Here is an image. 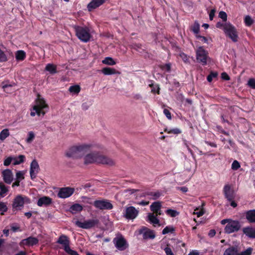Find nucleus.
Wrapping results in <instances>:
<instances>
[{
    "instance_id": "obj_1",
    "label": "nucleus",
    "mask_w": 255,
    "mask_h": 255,
    "mask_svg": "<svg viewBox=\"0 0 255 255\" xmlns=\"http://www.w3.org/2000/svg\"><path fill=\"white\" fill-rule=\"evenodd\" d=\"M94 163L106 164L109 166L115 165V161L107 156L101 154L99 152H93L86 154L84 157V163L85 164Z\"/></svg>"
},
{
    "instance_id": "obj_2",
    "label": "nucleus",
    "mask_w": 255,
    "mask_h": 255,
    "mask_svg": "<svg viewBox=\"0 0 255 255\" xmlns=\"http://www.w3.org/2000/svg\"><path fill=\"white\" fill-rule=\"evenodd\" d=\"M91 146L90 144L73 146L66 151V156L74 159L81 158L90 150Z\"/></svg>"
},
{
    "instance_id": "obj_3",
    "label": "nucleus",
    "mask_w": 255,
    "mask_h": 255,
    "mask_svg": "<svg viewBox=\"0 0 255 255\" xmlns=\"http://www.w3.org/2000/svg\"><path fill=\"white\" fill-rule=\"evenodd\" d=\"M37 99L35 100L36 104L33 107V110L30 113V116L34 117L37 114L38 116L42 115L43 116L46 114V111L48 109V106L46 103L45 101L41 96L38 94Z\"/></svg>"
},
{
    "instance_id": "obj_4",
    "label": "nucleus",
    "mask_w": 255,
    "mask_h": 255,
    "mask_svg": "<svg viewBox=\"0 0 255 255\" xmlns=\"http://www.w3.org/2000/svg\"><path fill=\"white\" fill-rule=\"evenodd\" d=\"M74 29L76 36L80 40L84 42L90 40L91 35L89 28L86 26H75Z\"/></svg>"
},
{
    "instance_id": "obj_5",
    "label": "nucleus",
    "mask_w": 255,
    "mask_h": 255,
    "mask_svg": "<svg viewBox=\"0 0 255 255\" xmlns=\"http://www.w3.org/2000/svg\"><path fill=\"white\" fill-rule=\"evenodd\" d=\"M31 200L26 196L18 195L14 198L12 207L13 210H20L24 206V204H30Z\"/></svg>"
},
{
    "instance_id": "obj_6",
    "label": "nucleus",
    "mask_w": 255,
    "mask_h": 255,
    "mask_svg": "<svg viewBox=\"0 0 255 255\" xmlns=\"http://www.w3.org/2000/svg\"><path fill=\"white\" fill-rule=\"evenodd\" d=\"M100 224V221L98 219H92L84 221L83 222L79 220L75 221V225L77 227L84 229H90L98 227Z\"/></svg>"
},
{
    "instance_id": "obj_7",
    "label": "nucleus",
    "mask_w": 255,
    "mask_h": 255,
    "mask_svg": "<svg viewBox=\"0 0 255 255\" xmlns=\"http://www.w3.org/2000/svg\"><path fill=\"white\" fill-rule=\"evenodd\" d=\"M224 32L226 35L229 37L233 42L238 41L239 36L236 27L230 22L226 23Z\"/></svg>"
},
{
    "instance_id": "obj_8",
    "label": "nucleus",
    "mask_w": 255,
    "mask_h": 255,
    "mask_svg": "<svg viewBox=\"0 0 255 255\" xmlns=\"http://www.w3.org/2000/svg\"><path fill=\"white\" fill-rule=\"evenodd\" d=\"M196 53L197 61L203 66L206 65L209 58L208 52L202 46H200L197 49Z\"/></svg>"
},
{
    "instance_id": "obj_9",
    "label": "nucleus",
    "mask_w": 255,
    "mask_h": 255,
    "mask_svg": "<svg viewBox=\"0 0 255 255\" xmlns=\"http://www.w3.org/2000/svg\"><path fill=\"white\" fill-rule=\"evenodd\" d=\"M96 208L100 210H111L113 208L112 204L107 200H97L93 203H91Z\"/></svg>"
},
{
    "instance_id": "obj_10",
    "label": "nucleus",
    "mask_w": 255,
    "mask_h": 255,
    "mask_svg": "<svg viewBox=\"0 0 255 255\" xmlns=\"http://www.w3.org/2000/svg\"><path fill=\"white\" fill-rule=\"evenodd\" d=\"M240 223L237 220H231L225 227V232L227 234H231L237 232L241 229Z\"/></svg>"
},
{
    "instance_id": "obj_11",
    "label": "nucleus",
    "mask_w": 255,
    "mask_h": 255,
    "mask_svg": "<svg viewBox=\"0 0 255 255\" xmlns=\"http://www.w3.org/2000/svg\"><path fill=\"white\" fill-rule=\"evenodd\" d=\"M113 243L115 247L120 251H124L128 247L127 241L122 236L115 238L113 240Z\"/></svg>"
},
{
    "instance_id": "obj_12",
    "label": "nucleus",
    "mask_w": 255,
    "mask_h": 255,
    "mask_svg": "<svg viewBox=\"0 0 255 255\" xmlns=\"http://www.w3.org/2000/svg\"><path fill=\"white\" fill-rule=\"evenodd\" d=\"M138 211L133 206L127 207L125 210L124 217L128 220L135 219L138 214Z\"/></svg>"
},
{
    "instance_id": "obj_13",
    "label": "nucleus",
    "mask_w": 255,
    "mask_h": 255,
    "mask_svg": "<svg viewBox=\"0 0 255 255\" xmlns=\"http://www.w3.org/2000/svg\"><path fill=\"white\" fill-rule=\"evenodd\" d=\"M139 234H142L143 239L145 240L148 239H153L155 237L154 232L145 226H142L138 230Z\"/></svg>"
},
{
    "instance_id": "obj_14",
    "label": "nucleus",
    "mask_w": 255,
    "mask_h": 255,
    "mask_svg": "<svg viewBox=\"0 0 255 255\" xmlns=\"http://www.w3.org/2000/svg\"><path fill=\"white\" fill-rule=\"evenodd\" d=\"M75 189L72 187H62L60 188L57 196L60 198H66L70 197L74 192Z\"/></svg>"
},
{
    "instance_id": "obj_15",
    "label": "nucleus",
    "mask_w": 255,
    "mask_h": 255,
    "mask_svg": "<svg viewBox=\"0 0 255 255\" xmlns=\"http://www.w3.org/2000/svg\"><path fill=\"white\" fill-rule=\"evenodd\" d=\"M223 193L225 198L228 201L234 200L235 195L234 191L231 189V187L229 184H226L223 188Z\"/></svg>"
},
{
    "instance_id": "obj_16",
    "label": "nucleus",
    "mask_w": 255,
    "mask_h": 255,
    "mask_svg": "<svg viewBox=\"0 0 255 255\" xmlns=\"http://www.w3.org/2000/svg\"><path fill=\"white\" fill-rule=\"evenodd\" d=\"M1 175L3 181L6 184H11L13 180V174L10 169H6L3 170L1 172Z\"/></svg>"
},
{
    "instance_id": "obj_17",
    "label": "nucleus",
    "mask_w": 255,
    "mask_h": 255,
    "mask_svg": "<svg viewBox=\"0 0 255 255\" xmlns=\"http://www.w3.org/2000/svg\"><path fill=\"white\" fill-rule=\"evenodd\" d=\"M39 170V166L37 161L35 159L33 160L30 164V175L31 179L33 180L36 178Z\"/></svg>"
},
{
    "instance_id": "obj_18",
    "label": "nucleus",
    "mask_w": 255,
    "mask_h": 255,
    "mask_svg": "<svg viewBox=\"0 0 255 255\" xmlns=\"http://www.w3.org/2000/svg\"><path fill=\"white\" fill-rule=\"evenodd\" d=\"M106 0H92L87 5V8L89 11L97 8L103 4Z\"/></svg>"
},
{
    "instance_id": "obj_19",
    "label": "nucleus",
    "mask_w": 255,
    "mask_h": 255,
    "mask_svg": "<svg viewBox=\"0 0 255 255\" xmlns=\"http://www.w3.org/2000/svg\"><path fill=\"white\" fill-rule=\"evenodd\" d=\"M57 243L63 245L64 250H66L67 248L70 247V241L69 239L67 236L64 235H62L59 237L57 241Z\"/></svg>"
},
{
    "instance_id": "obj_20",
    "label": "nucleus",
    "mask_w": 255,
    "mask_h": 255,
    "mask_svg": "<svg viewBox=\"0 0 255 255\" xmlns=\"http://www.w3.org/2000/svg\"><path fill=\"white\" fill-rule=\"evenodd\" d=\"M52 203V199L48 196H43L40 198L37 202V204L39 207L48 206Z\"/></svg>"
},
{
    "instance_id": "obj_21",
    "label": "nucleus",
    "mask_w": 255,
    "mask_h": 255,
    "mask_svg": "<svg viewBox=\"0 0 255 255\" xmlns=\"http://www.w3.org/2000/svg\"><path fill=\"white\" fill-rule=\"evenodd\" d=\"M244 214L249 223H255V209L247 211Z\"/></svg>"
},
{
    "instance_id": "obj_22",
    "label": "nucleus",
    "mask_w": 255,
    "mask_h": 255,
    "mask_svg": "<svg viewBox=\"0 0 255 255\" xmlns=\"http://www.w3.org/2000/svg\"><path fill=\"white\" fill-rule=\"evenodd\" d=\"M38 239L35 237H29L26 239H23L22 243L25 246H33L38 243Z\"/></svg>"
},
{
    "instance_id": "obj_23",
    "label": "nucleus",
    "mask_w": 255,
    "mask_h": 255,
    "mask_svg": "<svg viewBox=\"0 0 255 255\" xmlns=\"http://www.w3.org/2000/svg\"><path fill=\"white\" fill-rule=\"evenodd\" d=\"M244 234L250 238L255 239V229L251 227H245L243 229Z\"/></svg>"
},
{
    "instance_id": "obj_24",
    "label": "nucleus",
    "mask_w": 255,
    "mask_h": 255,
    "mask_svg": "<svg viewBox=\"0 0 255 255\" xmlns=\"http://www.w3.org/2000/svg\"><path fill=\"white\" fill-rule=\"evenodd\" d=\"M102 72L105 75H111L114 74H120L121 72L116 70L115 69L111 67L103 68Z\"/></svg>"
},
{
    "instance_id": "obj_25",
    "label": "nucleus",
    "mask_w": 255,
    "mask_h": 255,
    "mask_svg": "<svg viewBox=\"0 0 255 255\" xmlns=\"http://www.w3.org/2000/svg\"><path fill=\"white\" fill-rule=\"evenodd\" d=\"M223 255H239V250L237 246H231L225 250Z\"/></svg>"
},
{
    "instance_id": "obj_26",
    "label": "nucleus",
    "mask_w": 255,
    "mask_h": 255,
    "mask_svg": "<svg viewBox=\"0 0 255 255\" xmlns=\"http://www.w3.org/2000/svg\"><path fill=\"white\" fill-rule=\"evenodd\" d=\"M146 195H148V196H150L149 198V199L155 200L158 199L161 196L162 194L161 192L159 190H157L155 192L147 191Z\"/></svg>"
},
{
    "instance_id": "obj_27",
    "label": "nucleus",
    "mask_w": 255,
    "mask_h": 255,
    "mask_svg": "<svg viewBox=\"0 0 255 255\" xmlns=\"http://www.w3.org/2000/svg\"><path fill=\"white\" fill-rule=\"evenodd\" d=\"M83 208L81 205L78 203H75L72 205L69 209V211L73 214H76L82 211Z\"/></svg>"
},
{
    "instance_id": "obj_28",
    "label": "nucleus",
    "mask_w": 255,
    "mask_h": 255,
    "mask_svg": "<svg viewBox=\"0 0 255 255\" xmlns=\"http://www.w3.org/2000/svg\"><path fill=\"white\" fill-rule=\"evenodd\" d=\"M148 219L149 222L153 224L155 226V225H158L160 226L159 220L157 218V216L153 213H149L148 215Z\"/></svg>"
},
{
    "instance_id": "obj_29",
    "label": "nucleus",
    "mask_w": 255,
    "mask_h": 255,
    "mask_svg": "<svg viewBox=\"0 0 255 255\" xmlns=\"http://www.w3.org/2000/svg\"><path fill=\"white\" fill-rule=\"evenodd\" d=\"M26 58V53L23 50H18L15 53V59L18 61L24 60Z\"/></svg>"
},
{
    "instance_id": "obj_30",
    "label": "nucleus",
    "mask_w": 255,
    "mask_h": 255,
    "mask_svg": "<svg viewBox=\"0 0 255 255\" xmlns=\"http://www.w3.org/2000/svg\"><path fill=\"white\" fill-rule=\"evenodd\" d=\"M45 70L48 71L51 74H54L57 72L56 65L48 63L46 65Z\"/></svg>"
},
{
    "instance_id": "obj_31",
    "label": "nucleus",
    "mask_w": 255,
    "mask_h": 255,
    "mask_svg": "<svg viewBox=\"0 0 255 255\" xmlns=\"http://www.w3.org/2000/svg\"><path fill=\"white\" fill-rule=\"evenodd\" d=\"M161 202L160 201H156L151 204L150 206V209L154 213L155 212H157L159 209H161Z\"/></svg>"
},
{
    "instance_id": "obj_32",
    "label": "nucleus",
    "mask_w": 255,
    "mask_h": 255,
    "mask_svg": "<svg viewBox=\"0 0 255 255\" xmlns=\"http://www.w3.org/2000/svg\"><path fill=\"white\" fill-rule=\"evenodd\" d=\"M25 159V156L23 155H19L17 158L14 157L13 159V165H18L20 163L23 162Z\"/></svg>"
},
{
    "instance_id": "obj_33",
    "label": "nucleus",
    "mask_w": 255,
    "mask_h": 255,
    "mask_svg": "<svg viewBox=\"0 0 255 255\" xmlns=\"http://www.w3.org/2000/svg\"><path fill=\"white\" fill-rule=\"evenodd\" d=\"M8 191L7 187L2 182H0V196L4 197Z\"/></svg>"
},
{
    "instance_id": "obj_34",
    "label": "nucleus",
    "mask_w": 255,
    "mask_h": 255,
    "mask_svg": "<svg viewBox=\"0 0 255 255\" xmlns=\"http://www.w3.org/2000/svg\"><path fill=\"white\" fill-rule=\"evenodd\" d=\"M102 63L104 64H106L108 65H114L116 64V62L115 61L113 58L110 57H106L103 61Z\"/></svg>"
},
{
    "instance_id": "obj_35",
    "label": "nucleus",
    "mask_w": 255,
    "mask_h": 255,
    "mask_svg": "<svg viewBox=\"0 0 255 255\" xmlns=\"http://www.w3.org/2000/svg\"><path fill=\"white\" fill-rule=\"evenodd\" d=\"M9 135V130L7 128L3 129L0 132V140L3 141Z\"/></svg>"
},
{
    "instance_id": "obj_36",
    "label": "nucleus",
    "mask_w": 255,
    "mask_h": 255,
    "mask_svg": "<svg viewBox=\"0 0 255 255\" xmlns=\"http://www.w3.org/2000/svg\"><path fill=\"white\" fill-rule=\"evenodd\" d=\"M175 231V229L173 226H168L164 228V229L162 230V234L163 235H166L169 233H173Z\"/></svg>"
},
{
    "instance_id": "obj_37",
    "label": "nucleus",
    "mask_w": 255,
    "mask_h": 255,
    "mask_svg": "<svg viewBox=\"0 0 255 255\" xmlns=\"http://www.w3.org/2000/svg\"><path fill=\"white\" fill-rule=\"evenodd\" d=\"M164 131L168 133H172L174 134H178L181 133V130L178 128L173 129H168L167 128H166L164 129Z\"/></svg>"
},
{
    "instance_id": "obj_38",
    "label": "nucleus",
    "mask_w": 255,
    "mask_h": 255,
    "mask_svg": "<svg viewBox=\"0 0 255 255\" xmlns=\"http://www.w3.org/2000/svg\"><path fill=\"white\" fill-rule=\"evenodd\" d=\"M80 90H81V88H80V86L77 85L71 86L70 87V88L69 89V91L71 93H73L74 94H78L80 92Z\"/></svg>"
},
{
    "instance_id": "obj_39",
    "label": "nucleus",
    "mask_w": 255,
    "mask_h": 255,
    "mask_svg": "<svg viewBox=\"0 0 255 255\" xmlns=\"http://www.w3.org/2000/svg\"><path fill=\"white\" fill-rule=\"evenodd\" d=\"M191 30L196 34L199 33L200 25L197 21H195L194 24L191 26Z\"/></svg>"
},
{
    "instance_id": "obj_40",
    "label": "nucleus",
    "mask_w": 255,
    "mask_h": 255,
    "mask_svg": "<svg viewBox=\"0 0 255 255\" xmlns=\"http://www.w3.org/2000/svg\"><path fill=\"white\" fill-rule=\"evenodd\" d=\"M159 67L163 71L170 72L171 71V65L170 63H166L165 64L160 65Z\"/></svg>"
},
{
    "instance_id": "obj_41",
    "label": "nucleus",
    "mask_w": 255,
    "mask_h": 255,
    "mask_svg": "<svg viewBox=\"0 0 255 255\" xmlns=\"http://www.w3.org/2000/svg\"><path fill=\"white\" fill-rule=\"evenodd\" d=\"M166 213L171 217H175L179 214L176 210L168 209L166 211Z\"/></svg>"
},
{
    "instance_id": "obj_42",
    "label": "nucleus",
    "mask_w": 255,
    "mask_h": 255,
    "mask_svg": "<svg viewBox=\"0 0 255 255\" xmlns=\"http://www.w3.org/2000/svg\"><path fill=\"white\" fill-rule=\"evenodd\" d=\"M129 47L131 49H134L136 51H137L140 53H141V52L140 51V50L141 49V44L133 43L129 45Z\"/></svg>"
},
{
    "instance_id": "obj_43",
    "label": "nucleus",
    "mask_w": 255,
    "mask_h": 255,
    "mask_svg": "<svg viewBox=\"0 0 255 255\" xmlns=\"http://www.w3.org/2000/svg\"><path fill=\"white\" fill-rule=\"evenodd\" d=\"M244 21L247 26H250L252 25L254 23V20L251 18V17L249 15H247L245 16L244 19Z\"/></svg>"
},
{
    "instance_id": "obj_44",
    "label": "nucleus",
    "mask_w": 255,
    "mask_h": 255,
    "mask_svg": "<svg viewBox=\"0 0 255 255\" xmlns=\"http://www.w3.org/2000/svg\"><path fill=\"white\" fill-rule=\"evenodd\" d=\"M218 76V73L216 72H211L207 76V79L209 82H211L213 78H216Z\"/></svg>"
},
{
    "instance_id": "obj_45",
    "label": "nucleus",
    "mask_w": 255,
    "mask_h": 255,
    "mask_svg": "<svg viewBox=\"0 0 255 255\" xmlns=\"http://www.w3.org/2000/svg\"><path fill=\"white\" fill-rule=\"evenodd\" d=\"M35 137V134L33 131H29L28 133V137L26 139V141L27 143H31Z\"/></svg>"
},
{
    "instance_id": "obj_46",
    "label": "nucleus",
    "mask_w": 255,
    "mask_h": 255,
    "mask_svg": "<svg viewBox=\"0 0 255 255\" xmlns=\"http://www.w3.org/2000/svg\"><path fill=\"white\" fill-rule=\"evenodd\" d=\"M241 167L240 163L239 162L236 160H234L231 166V168L233 170H237L239 169Z\"/></svg>"
},
{
    "instance_id": "obj_47",
    "label": "nucleus",
    "mask_w": 255,
    "mask_h": 255,
    "mask_svg": "<svg viewBox=\"0 0 255 255\" xmlns=\"http://www.w3.org/2000/svg\"><path fill=\"white\" fill-rule=\"evenodd\" d=\"M219 17L221 18L224 22H226L227 20V14L223 11H221L219 13Z\"/></svg>"
},
{
    "instance_id": "obj_48",
    "label": "nucleus",
    "mask_w": 255,
    "mask_h": 255,
    "mask_svg": "<svg viewBox=\"0 0 255 255\" xmlns=\"http://www.w3.org/2000/svg\"><path fill=\"white\" fill-rule=\"evenodd\" d=\"M24 173L21 171H19L16 172V179L17 180L21 181L23 179H24Z\"/></svg>"
},
{
    "instance_id": "obj_49",
    "label": "nucleus",
    "mask_w": 255,
    "mask_h": 255,
    "mask_svg": "<svg viewBox=\"0 0 255 255\" xmlns=\"http://www.w3.org/2000/svg\"><path fill=\"white\" fill-rule=\"evenodd\" d=\"M253 250L252 248H249L245 251L242 252L241 253L239 252V255H251Z\"/></svg>"
},
{
    "instance_id": "obj_50",
    "label": "nucleus",
    "mask_w": 255,
    "mask_h": 255,
    "mask_svg": "<svg viewBox=\"0 0 255 255\" xmlns=\"http://www.w3.org/2000/svg\"><path fill=\"white\" fill-rule=\"evenodd\" d=\"M64 251L69 255H79L77 251L71 249L70 247Z\"/></svg>"
},
{
    "instance_id": "obj_51",
    "label": "nucleus",
    "mask_w": 255,
    "mask_h": 255,
    "mask_svg": "<svg viewBox=\"0 0 255 255\" xmlns=\"http://www.w3.org/2000/svg\"><path fill=\"white\" fill-rule=\"evenodd\" d=\"M248 85L250 88L255 89V79L250 78L248 82Z\"/></svg>"
},
{
    "instance_id": "obj_52",
    "label": "nucleus",
    "mask_w": 255,
    "mask_h": 255,
    "mask_svg": "<svg viewBox=\"0 0 255 255\" xmlns=\"http://www.w3.org/2000/svg\"><path fill=\"white\" fill-rule=\"evenodd\" d=\"M13 157L9 156L6 158L3 161V165L5 166H7L10 165L11 162L13 161Z\"/></svg>"
},
{
    "instance_id": "obj_53",
    "label": "nucleus",
    "mask_w": 255,
    "mask_h": 255,
    "mask_svg": "<svg viewBox=\"0 0 255 255\" xmlns=\"http://www.w3.org/2000/svg\"><path fill=\"white\" fill-rule=\"evenodd\" d=\"M7 211V207L5 203L0 202V211L6 212Z\"/></svg>"
},
{
    "instance_id": "obj_54",
    "label": "nucleus",
    "mask_w": 255,
    "mask_h": 255,
    "mask_svg": "<svg viewBox=\"0 0 255 255\" xmlns=\"http://www.w3.org/2000/svg\"><path fill=\"white\" fill-rule=\"evenodd\" d=\"M149 86L152 88L151 92L153 93H157L158 94H159V87L156 86L157 87V91L155 90V88L154 87V85L153 83L149 84Z\"/></svg>"
},
{
    "instance_id": "obj_55",
    "label": "nucleus",
    "mask_w": 255,
    "mask_h": 255,
    "mask_svg": "<svg viewBox=\"0 0 255 255\" xmlns=\"http://www.w3.org/2000/svg\"><path fill=\"white\" fill-rule=\"evenodd\" d=\"M163 250L164 251L166 255H174L172 251V250L170 248L168 247V245H167Z\"/></svg>"
},
{
    "instance_id": "obj_56",
    "label": "nucleus",
    "mask_w": 255,
    "mask_h": 255,
    "mask_svg": "<svg viewBox=\"0 0 255 255\" xmlns=\"http://www.w3.org/2000/svg\"><path fill=\"white\" fill-rule=\"evenodd\" d=\"M163 113L166 116V118L168 119H169V120H171V119L172 117H171V113L170 112V111L168 109H164V110H163Z\"/></svg>"
},
{
    "instance_id": "obj_57",
    "label": "nucleus",
    "mask_w": 255,
    "mask_h": 255,
    "mask_svg": "<svg viewBox=\"0 0 255 255\" xmlns=\"http://www.w3.org/2000/svg\"><path fill=\"white\" fill-rule=\"evenodd\" d=\"M216 12L215 8L212 9L209 12V19L210 20H212L215 16Z\"/></svg>"
},
{
    "instance_id": "obj_58",
    "label": "nucleus",
    "mask_w": 255,
    "mask_h": 255,
    "mask_svg": "<svg viewBox=\"0 0 255 255\" xmlns=\"http://www.w3.org/2000/svg\"><path fill=\"white\" fill-rule=\"evenodd\" d=\"M221 78L223 80L228 81L230 79L229 76L226 72H223L221 74Z\"/></svg>"
},
{
    "instance_id": "obj_59",
    "label": "nucleus",
    "mask_w": 255,
    "mask_h": 255,
    "mask_svg": "<svg viewBox=\"0 0 255 255\" xmlns=\"http://www.w3.org/2000/svg\"><path fill=\"white\" fill-rule=\"evenodd\" d=\"M226 23L227 22H225V23H222L221 22H218L217 23H216V27L217 28H223V30H224V31H225V25L226 24Z\"/></svg>"
},
{
    "instance_id": "obj_60",
    "label": "nucleus",
    "mask_w": 255,
    "mask_h": 255,
    "mask_svg": "<svg viewBox=\"0 0 255 255\" xmlns=\"http://www.w3.org/2000/svg\"><path fill=\"white\" fill-rule=\"evenodd\" d=\"M196 37L204 43H207L208 42V39L204 36L197 35Z\"/></svg>"
},
{
    "instance_id": "obj_61",
    "label": "nucleus",
    "mask_w": 255,
    "mask_h": 255,
    "mask_svg": "<svg viewBox=\"0 0 255 255\" xmlns=\"http://www.w3.org/2000/svg\"><path fill=\"white\" fill-rule=\"evenodd\" d=\"M205 142L207 144H208V145H210V146H211L212 147H217V144L216 143H214V142H211L210 141H207V140H206L205 141Z\"/></svg>"
},
{
    "instance_id": "obj_62",
    "label": "nucleus",
    "mask_w": 255,
    "mask_h": 255,
    "mask_svg": "<svg viewBox=\"0 0 255 255\" xmlns=\"http://www.w3.org/2000/svg\"><path fill=\"white\" fill-rule=\"evenodd\" d=\"M204 212L202 210L199 211L198 212H194V214L197 215L198 217H200L202 216L204 214Z\"/></svg>"
},
{
    "instance_id": "obj_63",
    "label": "nucleus",
    "mask_w": 255,
    "mask_h": 255,
    "mask_svg": "<svg viewBox=\"0 0 255 255\" xmlns=\"http://www.w3.org/2000/svg\"><path fill=\"white\" fill-rule=\"evenodd\" d=\"M231 220H232V219H224L221 221V223L222 225H225L226 224H228L229 222H230Z\"/></svg>"
},
{
    "instance_id": "obj_64",
    "label": "nucleus",
    "mask_w": 255,
    "mask_h": 255,
    "mask_svg": "<svg viewBox=\"0 0 255 255\" xmlns=\"http://www.w3.org/2000/svg\"><path fill=\"white\" fill-rule=\"evenodd\" d=\"M188 255H199V253L197 251H194L189 253Z\"/></svg>"
}]
</instances>
